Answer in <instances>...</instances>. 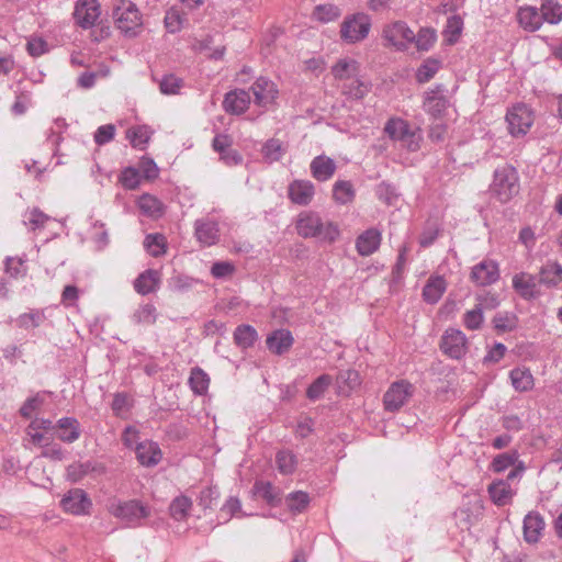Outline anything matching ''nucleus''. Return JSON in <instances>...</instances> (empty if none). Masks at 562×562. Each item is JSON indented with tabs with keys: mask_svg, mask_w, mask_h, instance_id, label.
Here are the masks:
<instances>
[{
	"mask_svg": "<svg viewBox=\"0 0 562 562\" xmlns=\"http://www.w3.org/2000/svg\"><path fill=\"white\" fill-rule=\"evenodd\" d=\"M297 234L304 238L316 237L321 240L333 243L339 236L338 227L331 222L324 223L321 216L314 212H303L296 222Z\"/></svg>",
	"mask_w": 562,
	"mask_h": 562,
	"instance_id": "1",
	"label": "nucleus"
},
{
	"mask_svg": "<svg viewBox=\"0 0 562 562\" xmlns=\"http://www.w3.org/2000/svg\"><path fill=\"white\" fill-rule=\"evenodd\" d=\"M384 133L401 147L409 151H416L420 147L422 134L418 128L413 127L407 121L393 117L384 125Z\"/></svg>",
	"mask_w": 562,
	"mask_h": 562,
	"instance_id": "2",
	"label": "nucleus"
},
{
	"mask_svg": "<svg viewBox=\"0 0 562 562\" xmlns=\"http://www.w3.org/2000/svg\"><path fill=\"white\" fill-rule=\"evenodd\" d=\"M519 176L510 165L498 167L494 171V179L491 184V192L501 202L506 203L519 193Z\"/></svg>",
	"mask_w": 562,
	"mask_h": 562,
	"instance_id": "3",
	"label": "nucleus"
},
{
	"mask_svg": "<svg viewBox=\"0 0 562 562\" xmlns=\"http://www.w3.org/2000/svg\"><path fill=\"white\" fill-rule=\"evenodd\" d=\"M117 29L126 36H136L142 30V15L130 0H120L113 12Z\"/></svg>",
	"mask_w": 562,
	"mask_h": 562,
	"instance_id": "4",
	"label": "nucleus"
},
{
	"mask_svg": "<svg viewBox=\"0 0 562 562\" xmlns=\"http://www.w3.org/2000/svg\"><path fill=\"white\" fill-rule=\"evenodd\" d=\"M110 512L128 527L140 526L142 520L150 516V508L136 499L113 504Z\"/></svg>",
	"mask_w": 562,
	"mask_h": 562,
	"instance_id": "5",
	"label": "nucleus"
},
{
	"mask_svg": "<svg viewBox=\"0 0 562 562\" xmlns=\"http://www.w3.org/2000/svg\"><path fill=\"white\" fill-rule=\"evenodd\" d=\"M382 37L385 46L403 52L414 42L415 33L405 22L395 21L383 27Z\"/></svg>",
	"mask_w": 562,
	"mask_h": 562,
	"instance_id": "6",
	"label": "nucleus"
},
{
	"mask_svg": "<svg viewBox=\"0 0 562 562\" xmlns=\"http://www.w3.org/2000/svg\"><path fill=\"white\" fill-rule=\"evenodd\" d=\"M535 121L532 110L522 103H518L510 108L506 114L508 132L514 137L525 136Z\"/></svg>",
	"mask_w": 562,
	"mask_h": 562,
	"instance_id": "7",
	"label": "nucleus"
},
{
	"mask_svg": "<svg viewBox=\"0 0 562 562\" xmlns=\"http://www.w3.org/2000/svg\"><path fill=\"white\" fill-rule=\"evenodd\" d=\"M250 90L254 95V103L263 111L271 110L277 105L279 89L276 82L268 77L257 78Z\"/></svg>",
	"mask_w": 562,
	"mask_h": 562,
	"instance_id": "8",
	"label": "nucleus"
},
{
	"mask_svg": "<svg viewBox=\"0 0 562 562\" xmlns=\"http://www.w3.org/2000/svg\"><path fill=\"white\" fill-rule=\"evenodd\" d=\"M371 29V20L364 13H357L346 18L340 27L341 38L347 43L364 40Z\"/></svg>",
	"mask_w": 562,
	"mask_h": 562,
	"instance_id": "9",
	"label": "nucleus"
},
{
	"mask_svg": "<svg viewBox=\"0 0 562 562\" xmlns=\"http://www.w3.org/2000/svg\"><path fill=\"white\" fill-rule=\"evenodd\" d=\"M413 385L405 380L394 382L390 385L383 396L384 408L387 412L400 411L413 395Z\"/></svg>",
	"mask_w": 562,
	"mask_h": 562,
	"instance_id": "10",
	"label": "nucleus"
},
{
	"mask_svg": "<svg viewBox=\"0 0 562 562\" xmlns=\"http://www.w3.org/2000/svg\"><path fill=\"white\" fill-rule=\"evenodd\" d=\"M440 348L450 358L461 359L468 351V339L461 330L449 328L441 337Z\"/></svg>",
	"mask_w": 562,
	"mask_h": 562,
	"instance_id": "11",
	"label": "nucleus"
},
{
	"mask_svg": "<svg viewBox=\"0 0 562 562\" xmlns=\"http://www.w3.org/2000/svg\"><path fill=\"white\" fill-rule=\"evenodd\" d=\"M101 14L98 0H77L74 10V19L82 29L92 27Z\"/></svg>",
	"mask_w": 562,
	"mask_h": 562,
	"instance_id": "12",
	"label": "nucleus"
},
{
	"mask_svg": "<svg viewBox=\"0 0 562 562\" xmlns=\"http://www.w3.org/2000/svg\"><path fill=\"white\" fill-rule=\"evenodd\" d=\"M61 507L72 515H87L92 506L88 494L81 488H72L63 497Z\"/></svg>",
	"mask_w": 562,
	"mask_h": 562,
	"instance_id": "13",
	"label": "nucleus"
},
{
	"mask_svg": "<svg viewBox=\"0 0 562 562\" xmlns=\"http://www.w3.org/2000/svg\"><path fill=\"white\" fill-rule=\"evenodd\" d=\"M445 87L437 86L424 93L423 108L434 117H441L449 106V100L445 94Z\"/></svg>",
	"mask_w": 562,
	"mask_h": 562,
	"instance_id": "14",
	"label": "nucleus"
},
{
	"mask_svg": "<svg viewBox=\"0 0 562 562\" xmlns=\"http://www.w3.org/2000/svg\"><path fill=\"white\" fill-rule=\"evenodd\" d=\"M251 102L250 94L245 89H234L228 91L223 100L225 112L234 115H240L246 112Z\"/></svg>",
	"mask_w": 562,
	"mask_h": 562,
	"instance_id": "15",
	"label": "nucleus"
},
{
	"mask_svg": "<svg viewBox=\"0 0 562 562\" xmlns=\"http://www.w3.org/2000/svg\"><path fill=\"white\" fill-rule=\"evenodd\" d=\"M498 278V266L493 260H483L475 265L471 271V280L480 286L492 284L496 282Z\"/></svg>",
	"mask_w": 562,
	"mask_h": 562,
	"instance_id": "16",
	"label": "nucleus"
},
{
	"mask_svg": "<svg viewBox=\"0 0 562 562\" xmlns=\"http://www.w3.org/2000/svg\"><path fill=\"white\" fill-rule=\"evenodd\" d=\"M315 194V187L310 180H294L289 184L288 195L297 205H308Z\"/></svg>",
	"mask_w": 562,
	"mask_h": 562,
	"instance_id": "17",
	"label": "nucleus"
},
{
	"mask_svg": "<svg viewBox=\"0 0 562 562\" xmlns=\"http://www.w3.org/2000/svg\"><path fill=\"white\" fill-rule=\"evenodd\" d=\"M135 452L138 462L144 467H155L162 458L158 443L151 440L138 442L135 447Z\"/></svg>",
	"mask_w": 562,
	"mask_h": 562,
	"instance_id": "18",
	"label": "nucleus"
},
{
	"mask_svg": "<svg viewBox=\"0 0 562 562\" xmlns=\"http://www.w3.org/2000/svg\"><path fill=\"white\" fill-rule=\"evenodd\" d=\"M294 338L288 329H277L272 331L266 340L268 349L274 355H283L290 350Z\"/></svg>",
	"mask_w": 562,
	"mask_h": 562,
	"instance_id": "19",
	"label": "nucleus"
},
{
	"mask_svg": "<svg viewBox=\"0 0 562 562\" xmlns=\"http://www.w3.org/2000/svg\"><path fill=\"white\" fill-rule=\"evenodd\" d=\"M381 233L375 228H369L358 236L356 248L360 256H370L375 252L381 244Z\"/></svg>",
	"mask_w": 562,
	"mask_h": 562,
	"instance_id": "20",
	"label": "nucleus"
},
{
	"mask_svg": "<svg viewBox=\"0 0 562 562\" xmlns=\"http://www.w3.org/2000/svg\"><path fill=\"white\" fill-rule=\"evenodd\" d=\"M311 173L317 181L324 182L329 180L336 171V162L324 155L316 156L310 165Z\"/></svg>",
	"mask_w": 562,
	"mask_h": 562,
	"instance_id": "21",
	"label": "nucleus"
},
{
	"mask_svg": "<svg viewBox=\"0 0 562 562\" xmlns=\"http://www.w3.org/2000/svg\"><path fill=\"white\" fill-rule=\"evenodd\" d=\"M544 529V521L540 514L530 512L524 519V539L528 543L539 541Z\"/></svg>",
	"mask_w": 562,
	"mask_h": 562,
	"instance_id": "22",
	"label": "nucleus"
},
{
	"mask_svg": "<svg viewBox=\"0 0 562 562\" xmlns=\"http://www.w3.org/2000/svg\"><path fill=\"white\" fill-rule=\"evenodd\" d=\"M487 492L492 502L497 506H505L509 504L516 494V491L510 486V483L504 480H498L490 484Z\"/></svg>",
	"mask_w": 562,
	"mask_h": 562,
	"instance_id": "23",
	"label": "nucleus"
},
{
	"mask_svg": "<svg viewBox=\"0 0 562 562\" xmlns=\"http://www.w3.org/2000/svg\"><path fill=\"white\" fill-rule=\"evenodd\" d=\"M517 19L519 25L528 32H535L543 24L541 12L531 5L519 8Z\"/></svg>",
	"mask_w": 562,
	"mask_h": 562,
	"instance_id": "24",
	"label": "nucleus"
},
{
	"mask_svg": "<svg viewBox=\"0 0 562 562\" xmlns=\"http://www.w3.org/2000/svg\"><path fill=\"white\" fill-rule=\"evenodd\" d=\"M359 64L351 58H341L333 67L331 74L338 83L347 82L359 75Z\"/></svg>",
	"mask_w": 562,
	"mask_h": 562,
	"instance_id": "25",
	"label": "nucleus"
},
{
	"mask_svg": "<svg viewBox=\"0 0 562 562\" xmlns=\"http://www.w3.org/2000/svg\"><path fill=\"white\" fill-rule=\"evenodd\" d=\"M160 283V272L148 269L142 272L134 281V289L142 295L155 292Z\"/></svg>",
	"mask_w": 562,
	"mask_h": 562,
	"instance_id": "26",
	"label": "nucleus"
},
{
	"mask_svg": "<svg viewBox=\"0 0 562 562\" xmlns=\"http://www.w3.org/2000/svg\"><path fill=\"white\" fill-rule=\"evenodd\" d=\"M195 236L205 246L214 245L218 240L217 223L212 220H198L195 222Z\"/></svg>",
	"mask_w": 562,
	"mask_h": 562,
	"instance_id": "27",
	"label": "nucleus"
},
{
	"mask_svg": "<svg viewBox=\"0 0 562 562\" xmlns=\"http://www.w3.org/2000/svg\"><path fill=\"white\" fill-rule=\"evenodd\" d=\"M509 379L515 391L524 393L533 389L535 379L530 370L526 367H517L510 370Z\"/></svg>",
	"mask_w": 562,
	"mask_h": 562,
	"instance_id": "28",
	"label": "nucleus"
},
{
	"mask_svg": "<svg viewBox=\"0 0 562 562\" xmlns=\"http://www.w3.org/2000/svg\"><path fill=\"white\" fill-rule=\"evenodd\" d=\"M536 277L521 272L513 278L514 289L525 299L535 297L538 294Z\"/></svg>",
	"mask_w": 562,
	"mask_h": 562,
	"instance_id": "29",
	"label": "nucleus"
},
{
	"mask_svg": "<svg viewBox=\"0 0 562 562\" xmlns=\"http://www.w3.org/2000/svg\"><path fill=\"white\" fill-rule=\"evenodd\" d=\"M58 438L67 443L75 442L80 437L79 422L74 417H63L57 422Z\"/></svg>",
	"mask_w": 562,
	"mask_h": 562,
	"instance_id": "30",
	"label": "nucleus"
},
{
	"mask_svg": "<svg viewBox=\"0 0 562 562\" xmlns=\"http://www.w3.org/2000/svg\"><path fill=\"white\" fill-rule=\"evenodd\" d=\"M447 289L446 280L440 277H430L423 289V297L429 304L437 303Z\"/></svg>",
	"mask_w": 562,
	"mask_h": 562,
	"instance_id": "31",
	"label": "nucleus"
},
{
	"mask_svg": "<svg viewBox=\"0 0 562 562\" xmlns=\"http://www.w3.org/2000/svg\"><path fill=\"white\" fill-rule=\"evenodd\" d=\"M337 85L342 94L356 100L362 99L370 90V85L361 80L359 75L347 82Z\"/></svg>",
	"mask_w": 562,
	"mask_h": 562,
	"instance_id": "32",
	"label": "nucleus"
},
{
	"mask_svg": "<svg viewBox=\"0 0 562 562\" xmlns=\"http://www.w3.org/2000/svg\"><path fill=\"white\" fill-rule=\"evenodd\" d=\"M140 212L151 218H158L164 214V204L155 195L143 194L137 200Z\"/></svg>",
	"mask_w": 562,
	"mask_h": 562,
	"instance_id": "33",
	"label": "nucleus"
},
{
	"mask_svg": "<svg viewBox=\"0 0 562 562\" xmlns=\"http://www.w3.org/2000/svg\"><path fill=\"white\" fill-rule=\"evenodd\" d=\"M158 312L154 304H140L133 313L131 319L136 325L150 326L157 321Z\"/></svg>",
	"mask_w": 562,
	"mask_h": 562,
	"instance_id": "34",
	"label": "nucleus"
},
{
	"mask_svg": "<svg viewBox=\"0 0 562 562\" xmlns=\"http://www.w3.org/2000/svg\"><path fill=\"white\" fill-rule=\"evenodd\" d=\"M338 393L342 395L350 394L361 383L360 375L356 370H344L337 375Z\"/></svg>",
	"mask_w": 562,
	"mask_h": 562,
	"instance_id": "35",
	"label": "nucleus"
},
{
	"mask_svg": "<svg viewBox=\"0 0 562 562\" xmlns=\"http://www.w3.org/2000/svg\"><path fill=\"white\" fill-rule=\"evenodd\" d=\"M538 281L547 286L558 285L562 281V266L558 262L546 263L539 272Z\"/></svg>",
	"mask_w": 562,
	"mask_h": 562,
	"instance_id": "36",
	"label": "nucleus"
},
{
	"mask_svg": "<svg viewBox=\"0 0 562 562\" xmlns=\"http://www.w3.org/2000/svg\"><path fill=\"white\" fill-rule=\"evenodd\" d=\"M189 385L194 394L203 395L209 390L210 376L201 368L194 367L190 372Z\"/></svg>",
	"mask_w": 562,
	"mask_h": 562,
	"instance_id": "37",
	"label": "nucleus"
},
{
	"mask_svg": "<svg viewBox=\"0 0 562 562\" xmlns=\"http://www.w3.org/2000/svg\"><path fill=\"white\" fill-rule=\"evenodd\" d=\"M153 132L146 125L133 126L127 130L126 137L130 139L132 146L137 149H145L148 144Z\"/></svg>",
	"mask_w": 562,
	"mask_h": 562,
	"instance_id": "38",
	"label": "nucleus"
},
{
	"mask_svg": "<svg viewBox=\"0 0 562 562\" xmlns=\"http://www.w3.org/2000/svg\"><path fill=\"white\" fill-rule=\"evenodd\" d=\"M356 195L353 186L350 181L338 180L333 186V199L338 204H348L353 201Z\"/></svg>",
	"mask_w": 562,
	"mask_h": 562,
	"instance_id": "39",
	"label": "nucleus"
},
{
	"mask_svg": "<svg viewBox=\"0 0 562 562\" xmlns=\"http://www.w3.org/2000/svg\"><path fill=\"white\" fill-rule=\"evenodd\" d=\"M192 508V501L188 496L180 495L176 497L169 506L170 516L177 521H183L188 518Z\"/></svg>",
	"mask_w": 562,
	"mask_h": 562,
	"instance_id": "40",
	"label": "nucleus"
},
{
	"mask_svg": "<svg viewBox=\"0 0 562 562\" xmlns=\"http://www.w3.org/2000/svg\"><path fill=\"white\" fill-rule=\"evenodd\" d=\"M257 339V330L250 325H239L234 331L235 344L240 348L252 347Z\"/></svg>",
	"mask_w": 562,
	"mask_h": 562,
	"instance_id": "41",
	"label": "nucleus"
},
{
	"mask_svg": "<svg viewBox=\"0 0 562 562\" xmlns=\"http://www.w3.org/2000/svg\"><path fill=\"white\" fill-rule=\"evenodd\" d=\"M252 492L262 497L269 505H277L280 502V493L270 482L256 481Z\"/></svg>",
	"mask_w": 562,
	"mask_h": 562,
	"instance_id": "42",
	"label": "nucleus"
},
{
	"mask_svg": "<svg viewBox=\"0 0 562 562\" xmlns=\"http://www.w3.org/2000/svg\"><path fill=\"white\" fill-rule=\"evenodd\" d=\"M542 22L558 24L562 21V5L557 0H546L540 9Z\"/></svg>",
	"mask_w": 562,
	"mask_h": 562,
	"instance_id": "43",
	"label": "nucleus"
},
{
	"mask_svg": "<svg viewBox=\"0 0 562 562\" xmlns=\"http://www.w3.org/2000/svg\"><path fill=\"white\" fill-rule=\"evenodd\" d=\"M144 247L153 257H160L166 252L167 239L162 234H148L144 240Z\"/></svg>",
	"mask_w": 562,
	"mask_h": 562,
	"instance_id": "44",
	"label": "nucleus"
},
{
	"mask_svg": "<svg viewBox=\"0 0 562 562\" xmlns=\"http://www.w3.org/2000/svg\"><path fill=\"white\" fill-rule=\"evenodd\" d=\"M50 217L43 213L40 209L33 207L27 210L23 215V223L31 229L37 231L45 227Z\"/></svg>",
	"mask_w": 562,
	"mask_h": 562,
	"instance_id": "45",
	"label": "nucleus"
},
{
	"mask_svg": "<svg viewBox=\"0 0 562 562\" xmlns=\"http://www.w3.org/2000/svg\"><path fill=\"white\" fill-rule=\"evenodd\" d=\"M46 319L42 310H32L27 313L21 314L16 318V325L23 329H31L40 327Z\"/></svg>",
	"mask_w": 562,
	"mask_h": 562,
	"instance_id": "46",
	"label": "nucleus"
},
{
	"mask_svg": "<svg viewBox=\"0 0 562 562\" xmlns=\"http://www.w3.org/2000/svg\"><path fill=\"white\" fill-rule=\"evenodd\" d=\"M276 462L279 472L284 475L292 474L297 467L296 457L290 450L279 451L276 457Z\"/></svg>",
	"mask_w": 562,
	"mask_h": 562,
	"instance_id": "47",
	"label": "nucleus"
},
{
	"mask_svg": "<svg viewBox=\"0 0 562 562\" xmlns=\"http://www.w3.org/2000/svg\"><path fill=\"white\" fill-rule=\"evenodd\" d=\"M441 67L440 60L436 58L426 59L416 71V80L419 83H426L435 77Z\"/></svg>",
	"mask_w": 562,
	"mask_h": 562,
	"instance_id": "48",
	"label": "nucleus"
},
{
	"mask_svg": "<svg viewBox=\"0 0 562 562\" xmlns=\"http://www.w3.org/2000/svg\"><path fill=\"white\" fill-rule=\"evenodd\" d=\"M262 156L268 162H274L282 158L285 153L283 143L280 139L271 138L262 146Z\"/></svg>",
	"mask_w": 562,
	"mask_h": 562,
	"instance_id": "49",
	"label": "nucleus"
},
{
	"mask_svg": "<svg viewBox=\"0 0 562 562\" xmlns=\"http://www.w3.org/2000/svg\"><path fill=\"white\" fill-rule=\"evenodd\" d=\"M331 382L333 379L329 374H322L308 386L306 396L312 401L321 398Z\"/></svg>",
	"mask_w": 562,
	"mask_h": 562,
	"instance_id": "50",
	"label": "nucleus"
},
{
	"mask_svg": "<svg viewBox=\"0 0 562 562\" xmlns=\"http://www.w3.org/2000/svg\"><path fill=\"white\" fill-rule=\"evenodd\" d=\"M518 457L519 454L516 450L497 454L491 463V469L496 473L504 472L516 464Z\"/></svg>",
	"mask_w": 562,
	"mask_h": 562,
	"instance_id": "51",
	"label": "nucleus"
},
{
	"mask_svg": "<svg viewBox=\"0 0 562 562\" xmlns=\"http://www.w3.org/2000/svg\"><path fill=\"white\" fill-rule=\"evenodd\" d=\"M288 508L293 513H302L310 504V496L303 491L290 493L285 498Z\"/></svg>",
	"mask_w": 562,
	"mask_h": 562,
	"instance_id": "52",
	"label": "nucleus"
},
{
	"mask_svg": "<svg viewBox=\"0 0 562 562\" xmlns=\"http://www.w3.org/2000/svg\"><path fill=\"white\" fill-rule=\"evenodd\" d=\"M313 16L319 22L328 23L340 16V10L338 7L327 3L315 7Z\"/></svg>",
	"mask_w": 562,
	"mask_h": 562,
	"instance_id": "53",
	"label": "nucleus"
},
{
	"mask_svg": "<svg viewBox=\"0 0 562 562\" xmlns=\"http://www.w3.org/2000/svg\"><path fill=\"white\" fill-rule=\"evenodd\" d=\"M158 83L160 92L167 95L178 94L183 87L182 79L178 78L173 74L162 76Z\"/></svg>",
	"mask_w": 562,
	"mask_h": 562,
	"instance_id": "54",
	"label": "nucleus"
},
{
	"mask_svg": "<svg viewBox=\"0 0 562 562\" xmlns=\"http://www.w3.org/2000/svg\"><path fill=\"white\" fill-rule=\"evenodd\" d=\"M483 321L482 304H476L474 308L468 311L463 316V324L470 330L480 329Z\"/></svg>",
	"mask_w": 562,
	"mask_h": 562,
	"instance_id": "55",
	"label": "nucleus"
},
{
	"mask_svg": "<svg viewBox=\"0 0 562 562\" xmlns=\"http://www.w3.org/2000/svg\"><path fill=\"white\" fill-rule=\"evenodd\" d=\"M164 21L169 33H177L183 26L184 15L179 10L171 8L166 12Z\"/></svg>",
	"mask_w": 562,
	"mask_h": 562,
	"instance_id": "56",
	"label": "nucleus"
},
{
	"mask_svg": "<svg viewBox=\"0 0 562 562\" xmlns=\"http://www.w3.org/2000/svg\"><path fill=\"white\" fill-rule=\"evenodd\" d=\"M436 32L431 29H420L417 35L415 34V43L417 49L428 50L436 42Z\"/></svg>",
	"mask_w": 562,
	"mask_h": 562,
	"instance_id": "57",
	"label": "nucleus"
},
{
	"mask_svg": "<svg viewBox=\"0 0 562 562\" xmlns=\"http://www.w3.org/2000/svg\"><path fill=\"white\" fill-rule=\"evenodd\" d=\"M122 186L127 190L136 189L140 183V173L136 168H125L120 177Z\"/></svg>",
	"mask_w": 562,
	"mask_h": 562,
	"instance_id": "58",
	"label": "nucleus"
},
{
	"mask_svg": "<svg viewBox=\"0 0 562 562\" xmlns=\"http://www.w3.org/2000/svg\"><path fill=\"white\" fill-rule=\"evenodd\" d=\"M241 512V503L237 497H229L222 506L220 517L225 521L229 520L235 514Z\"/></svg>",
	"mask_w": 562,
	"mask_h": 562,
	"instance_id": "59",
	"label": "nucleus"
},
{
	"mask_svg": "<svg viewBox=\"0 0 562 562\" xmlns=\"http://www.w3.org/2000/svg\"><path fill=\"white\" fill-rule=\"evenodd\" d=\"M92 239L99 249H103L109 244V234L103 223L95 222L92 226Z\"/></svg>",
	"mask_w": 562,
	"mask_h": 562,
	"instance_id": "60",
	"label": "nucleus"
},
{
	"mask_svg": "<svg viewBox=\"0 0 562 562\" xmlns=\"http://www.w3.org/2000/svg\"><path fill=\"white\" fill-rule=\"evenodd\" d=\"M114 135L115 126L113 124L101 125L94 133V142L101 146L112 140Z\"/></svg>",
	"mask_w": 562,
	"mask_h": 562,
	"instance_id": "61",
	"label": "nucleus"
},
{
	"mask_svg": "<svg viewBox=\"0 0 562 562\" xmlns=\"http://www.w3.org/2000/svg\"><path fill=\"white\" fill-rule=\"evenodd\" d=\"M78 299L79 289L76 285L68 284L61 292L60 303L66 307H70L76 305Z\"/></svg>",
	"mask_w": 562,
	"mask_h": 562,
	"instance_id": "62",
	"label": "nucleus"
},
{
	"mask_svg": "<svg viewBox=\"0 0 562 562\" xmlns=\"http://www.w3.org/2000/svg\"><path fill=\"white\" fill-rule=\"evenodd\" d=\"M5 270L11 277H19L25 273L24 260L22 258L9 257L5 260Z\"/></svg>",
	"mask_w": 562,
	"mask_h": 562,
	"instance_id": "63",
	"label": "nucleus"
},
{
	"mask_svg": "<svg viewBox=\"0 0 562 562\" xmlns=\"http://www.w3.org/2000/svg\"><path fill=\"white\" fill-rule=\"evenodd\" d=\"M235 268L233 263L228 261H217L214 262L211 268V273L216 279H223L231 276L234 272Z\"/></svg>",
	"mask_w": 562,
	"mask_h": 562,
	"instance_id": "64",
	"label": "nucleus"
}]
</instances>
